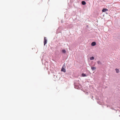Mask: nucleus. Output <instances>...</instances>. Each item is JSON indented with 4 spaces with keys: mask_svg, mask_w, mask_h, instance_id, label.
I'll use <instances>...</instances> for the list:
<instances>
[{
    "mask_svg": "<svg viewBox=\"0 0 120 120\" xmlns=\"http://www.w3.org/2000/svg\"><path fill=\"white\" fill-rule=\"evenodd\" d=\"M64 65H63V66L62 68L61 69V71H63V72H65L66 71L65 70V69H64Z\"/></svg>",
    "mask_w": 120,
    "mask_h": 120,
    "instance_id": "obj_2",
    "label": "nucleus"
},
{
    "mask_svg": "<svg viewBox=\"0 0 120 120\" xmlns=\"http://www.w3.org/2000/svg\"><path fill=\"white\" fill-rule=\"evenodd\" d=\"M115 70L116 71V72L117 73H118L119 72V70L117 68H116L115 69Z\"/></svg>",
    "mask_w": 120,
    "mask_h": 120,
    "instance_id": "obj_7",
    "label": "nucleus"
},
{
    "mask_svg": "<svg viewBox=\"0 0 120 120\" xmlns=\"http://www.w3.org/2000/svg\"><path fill=\"white\" fill-rule=\"evenodd\" d=\"M62 52L64 53H65L66 52V51L64 49H63L62 50Z\"/></svg>",
    "mask_w": 120,
    "mask_h": 120,
    "instance_id": "obj_12",
    "label": "nucleus"
},
{
    "mask_svg": "<svg viewBox=\"0 0 120 120\" xmlns=\"http://www.w3.org/2000/svg\"><path fill=\"white\" fill-rule=\"evenodd\" d=\"M96 45V43L95 42H93L92 43L91 45L92 46H94Z\"/></svg>",
    "mask_w": 120,
    "mask_h": 120,
    "instance_id": "obj_5",
    "label": "nucleus"
},
{
    "mask_svg": "<svg viewBox=\"0 0 120 120\" xmlns=\"http://www.w3.org/2000/svg\"><path fill=\"white\" fill-rule=\"evenodd\" d=\"M82 77H85L86 76V75L84 73H82Z\"/></svg>",
    "mask_w": 120,
    "mask_h": 120,
    "instance_id": "obj_11",
    "label": "nucleus"
},
{
    "mask_svg": "<svg viewBox=\"0 0 120 120\" xmlns=\"http://www.w3.org/2000/svg\"><path fill=\"white\" fill-rule=\"evenodd\" d=\"M91 68L92 70V71H93V70H95V69H96V67H91Z\"/></svg>",
    "mask_w": 120,
    "mask_h": 120,
    "instance_id": "obj_8",
    "label": "nucleus"
},
{
    "mask_svg": "<svg viewBox=\"0 0 120 120\" xmlns=\"http://www.w3.org/2000/svg\"><path fill=\"white\" fill-rule=\"evenodd\" d=\"M62 30V29L61 27L58 28L56 32V33L57 34L59 33Z\"/></svg>",
    "mask_w": 120,
    "mask_h": 120,
    "instance_id": "obj_1",
    "label": "nucleus"
},
{
    "mask_svg": "<svg viewBox=\"0 0 120 120\" xmlns=\"http://www.w3.org/2000/svg\"><path fill=\"white\" fill-rule=\"evenodd\" d=\"M108 11V9L106 8H103L102 10L103 12H105Z\"/></svg>",
    "mask_w": 120,
    "mask_h": 120,
    "instance_id": "obj_4",
    "label": "nucleus"
},
{
    "mask_svg": "<svg viewBox=\"0 0 120 120\" xmlns=\"http://www.w3.org/2000/svg\"><path fill=\"white\" fill-rule=\"evenodd\" d=\"M97 62L98 64H101V62L99 60Z\"/></svg>",
    "mask_w": 120,
    "mask_h": 120,
    "instance_id": "obj_10",
    "label": "nucleus"
},
{
    "mask_svg": "<svg viewBox=\"0 0 120 120\" xmlns=\"http://www.w3.org/2000/svg\"><path fill=\"white\" fill-rule=\"evenodd\" d=\"M44 45H45L47 43V40L45 38L44 40Z\"/></svg>",
    "mask_w": 120,
    "mask_h": 120,
    "instance_id": "obj_3",
    "label": "nucleus"
},
{
    "mask_svg": "<svg viewBox=\"0 0 120 120\" xmlns=\"http://www.w3.org/2000/svg\"><path fill=\"white\" fill-rule=\"evenodd\" d=\"M82 4L83 5H85L86 4V2L85 1H82Z\"/></svg>",
    "mask_w": 120,
    "mask_h": 120,
    "instance_id": "obj_6",
    "label": "nucleus"
},
{
    "mask_svg": "<svg viewBox=\"0 0 120 120\" xmlns=\"http://www.w3.org/2000/svg\"><path fill=\"white\" fill-rule=\"evenodd\" d=\"M94 58L93 56H92L90 58V60H94Z\"/></svg>",
    "mask_w": 120,
    "mask_h": 120,
    "instance_id": "obj_9",
    "label": "nucleus"
}]
</instances>
